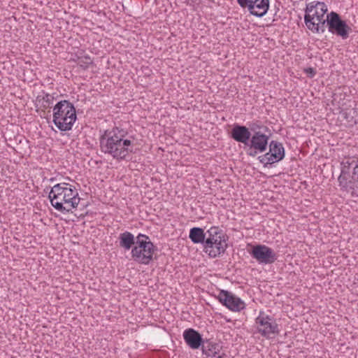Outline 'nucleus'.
Instances as JSON below:
<instances>
[{"label":"nucleus","instance_id":"obj_9","mask_svg":"<svg viewBox=\"0 0 358 358\" xmlns=\"http://www.w3.org/2000/svg\"><path fill=\"white\" fill-rule=\"evenodd\" d=\"M249 253L259 264H271L274 263L278 257L272 248L262 244L253 245Z\"/></svg>","mask_w":358,"mask_h":358},{"label":"nucleus","instance_id":"obj_8","mask_svg":"<svg viewBox=\"0 0 358 358\" xmlns=\"http://www.w3.org/2000/svg\"><path fill=\"white\" fill-rule=\"evenodd\" d=\"M285 155V148L282 144L276 141H271L269 143V151L258 157V159L266 166L267 164H273L282 160Z\"/></svg>","mask_w":358,"mask_h":358},{"label":"nucleus","instance_id":"obj_4","mask_svg":"<svg viewBox=\"0 0 358 358\" xmlns=\"http://www.w3.org/2000/svg\"><path fill=\"white\" fill-rule=\"evenodd\" d=\"M53 122L61 131H70L77 119L74 106L69 101L62 100L53 107Z\"/></svg>","mask_w":358,"mask_h":358},{"label":"nucleus","instance_id":"obj_21","mask_svg":"<svg viewBox=\"0 0 358 358\" xmlns=\"http://www.w3.org/2000/svg\"><path fill=\"white\" fill-rule=\"evenodd\" d=\"M136 238H135L131 232L125 231L120 234V246L125 250H129L131 248L132 245L136 244Z\"/></svg>","mask_w":358,"mask_h":358},{"label":"nucleus","instance_id":"obj_26","mask_svg":"<svg viewBox=\"0 0 358 358\" xmlns=\"http://www.w3.org/2000/svg\"><path fill=\"white\" fill-rule=\"evenodd\" d=\"M258 152H259V150L250 148V151L248 152L247 154L250 157H255Z\"/></svg>","mask_w":358,"mask_h":358},{"label":"nucleus","instance_id":"obj_23","mask_svg":"<svg viewBox=\"0 0 358 358\" xmlns=\"http://www.w3.org/2000/svg\"><path fill=\"white\" fill-rule=\"evenodd\" d=\"M92 63L93 61L89 55H85L78 58V64L83 69H87Z\"/></svg>","mask_w":358,"mask_h":358},{"label":"nucleus","instance_id":"obj_18","mask_svg":"<svg viewBox=\"0 0 358 358\" xmlns=\"http://www.w3.org/2000/svg\"><path fill=\"white\" fill-rule=\"evenodd\" d=\"M207 237H206L205 244L206 246L212 247L213 241H217L219 239L222 240V236H227L218 227H212L206 231Z\"/></svg>","mask_w":358,"mask_h":358},{"label":"nucleus","instance_id":"obj_24","mask_svg":"<svg viewBox=\"0 0 358 358\" xmlns=\"http://www.w3.org/2000/svg\"><path fill=\"white\" fill-rule=\"evenodd\" d=\"M262 127H263V126L258 124L257 122H252L249 124L248 128L250 132L252 131L254 134L255 132H257L258 131L257 130L260 129Z\"/></svg>","mask_w":358,"mask_h":358},{"label":"nucleus","instance_id":"obj_6","mask_svg":"<svg viewBox=\"0 0 358 358\" xmlns=\"http://www.w3.org/2000/svg\"><path fill=\"white\" fill-rule=\"evenodd\" d=\"M326 20L327 21L328 31L330 33L341 37L343 40L349 37L352 29L345 20H342L338 13L331 11L327 14Z\"/></svg>","mask_w":358,"mask_h":358},{"label":"nucleus","instance_id":"obj_15","mask_svg":"<svg viewBox=\"0 0 358 358\" xmlns=\"http://www.w3.org/2000/svg\"><path fill=\"white\" fill-rule=\"evenodd\" d=\"M183 338L187 345L193 350L202 347L205 341L201 334L192 328H189L184 331Z\"/></svg>","mask_w":358,"mask_h":358},{"label":"nucleus","instance_id":"obj_13","mask_svg":"<svg viewBox=\"0 0 358 358\" xmlns=\"http://www.w3.org/2000/svg\"><path fill=\"white\" fill-rule=\"evenodd\" d=\"M228 236H222V240L219 239L217 241H213L212 247L203 245V252L208 254L211 258H216L224 254L228 247L227 241Z\"/></svg>","mask_w":358,"mask_h":358},{"label":"nucleus","instance_id":"obj_5","mask_svg":"<svg viewBox=\"0 0 358 358\" xmlns=\"http://www.w3.org/2000/svg\"><path fill=\"white\" fill-rule=\"evenodd\" d=\"M156 250V247L148 236L139 234L136 236V245L131 249V257L136 262L147 265L153 260V255Z\"/></svg>","mask_w":358,"mask_h":358},{"label":"nucleus","instance_id":"obj_12","mask_svg":"<svg viewBox=\"0 0 358 358\" xmlns=\"http://www.w3.org/2000/svg\"><path fill=\"white\" fill-rule=\"evenodd\" d=\"M327 12V6L324 2L320 1H312L308 4H306V7L305 9V15H304V22L306 26H309L313 22L312 20L314 17H320V19L323 17H325V15Z\"/></svg>","mask_w":358,"mask_h":358},{"label":"nucleus","instance_id":"obj_2","mask_svg":"<svg viewBox=\"0 0 358 358\" xmlns=\"http://www.w3.org/2000/svg\"><path fill=\"white\" fill-rule=\"evenodd\" d=\"M51 205L61 213H69L78 207L80 198L73 185L66 182L55 185L48 195Z\"/></svg>","mask_w":358,"mask_h":358},{"label":"nucleus","instance_id":"obj_11","mask_svg":"<svg viewBox=\"0 0 358 358\" xmlns=\"http://www.w3.org/2000/svg\"><path fill=\"white\" fill-rule=\"evenodd\" d=\"M217 298L223 306L231 311L239 312L245 308L243 301L227 290H220Z\"/></svg>","mask_w":358,"mask_h":358},{"label":"nucleus","instance_id":"obj_27","mask_svg":"<svg viewBox=\"0 0 358 358\" xmlns=\"http://www.w3.org/2000/svg\"><path fill=\"white\" fill-rule=\"evenodd\" d=\"M322 20V17L320 19V17H314L313 20H311V22H314L315 24H317V22H319L320 20Z\"/></svg>","mask_w":358,"mask_h":358},{"label":"nucleus","instance_id":"obj_25","mask_svg":"<svg viewBox=\"0 0 358 358\" xmlns=\"http://www.w3.org/2000/svg\"><path fill=\"white\" fill-rule=\"evenodd\" d=\"M304 72L307 74V76L312 78L316 75V70L312 67H309L304 69Z\"/></svg>","mask_w":358,"mask_h":358},{"label":"nucleus","instance_id":"obj_17","mask_svg":"<svg viewBox=\"0 0 358 358\" xmlns=\"http://www.w3.org/2000/svg\"><path fill=\"white\" fill-rule=\"evenodd\" d=\"M201 350L202 353L207 357L224 358L226 356L225 353H221L222 350V345L210 339L205 340L203 346L201 347Z\"/></svg>","mask_w":358,"mask_h":358},{"label":"nucleus","instance_id":"obj_22","mask_svg":"<svg viewBox=\"0 0 358 358\" xmlns=\"http://www.w3.org/2000/svg\"><path fill=\"white\" fill-rule=\"evenodd\" d=\"M306 27L313 33H324L325 31L326 27H327V21L326 20V17H323L322 20L319 22H317V24L312 22L310 26H306Z\"/></svg>","mask_w":358,"mask_h":358},{"label":"nucleus","instance_id":"obj_19","mask_svg":"<svg viewBox=\"0 0 358 358\" xmlns=\"http://www.w3.org/2000/svg\"><path fill=\"white\" fill-rule=\"evenodd\" d=\"M55 100L53 94H45L43 96L38 95L36 97V106L39 107V109L45 113V110L50 108Z\"/></svg>","mask_w":358,"mask_h":358},{"label":"nucleus","instance_id":"obj_16","mask_svg":"<svg viewBox=\"0 0 358 358\" xmlns=\"http://www.w3.org/2000/svg\"><path fill=\"white\" fill-rule=\"evenodd\" d=\"M269 136L262 133L260 131L255 132L249 141L250 149L259 150V152H264L267 150Z\"/></svg>","mask_w":358,"mask_h":358},{"label":"nucleus","instance_id":"obj_3","mask_svg":"<svg viewBox=\"0 0 358 358\" xmlns=\"http://www.w3.org/2000/svg\"><path fill=\"white\" fill-rule=\"evenodd\" d=\"M341 166L338 178L341 189L358 197V157L346 158Z\"/></svg>","mask_w":358,"mask_h":358},{"label":"nucleus","instance_id":"obj_7","mask_svg":"<svg viewBox=\"0 0 358 358\" xmlns=\"http://www.w3.org/2000/svg\"><path fill=\"white\" fill-rule=\"evenodd\" d=\"M255 322L257 325L258 333L267 339L272 338L275 335H278L280 333L278 324L275 320L263 311H260Z\"/></svg>","mask_w":358,"mask_h":358},{"label":"nucleus","instance_id":"obj_20","mask_svg":"<svg viewBox=\"0 0 358 358\" xmlns=\"http://www.w3.org/2000/svg\"><path fill=\"white\" fill-rule=\"evenodd\" d=\"M207 234L200 227H193L189 230V238L194 243H201L205 245L206 236Z\"/></svg>","mask_w":358,"mask_h":358},{"label":"nucleus","instance_id":"obj_10","mask_svg":"<svg viewBox=\"0 0 358 358\" xmlns=\"http://www.w3.org/2000/svg\"><path fill=\"white\" fill-rule=\"evenodd\" d=\"M243 8H248L249 13L257 17L264 16L269 8V0H236Z\"/></svg>","mask_w":358,"mask_h":358},{"label":"nucleus","instance_id":"obj_14","mask_svg":"<svg viewBox=\"0 0 358 358\" xmlns=\"http://www.w3.org/2000/svg\"><path fill=\"white\" fill-rule=\"evenodd\" d=\"M230 136L236 142L243 143L245 145H248L252 134L249 128L246 126L234 124L231 131Z\"/></svg>","mask_w":358,"mask_h":358},{"label":"nucleus","instance_id":"obj_1","mask_svg":"<svg viewBox=\"0 0 358 358\" xmlns=\"http://www.w3.org/2000/svg\"><path fill=\"white\" fill-rule=\"evenodd\" d=\"M127 135V131L118 127L105 130L99 138L101 151L117 161L124 160L129 152H133L129 149L131 141L124 138Z\"/></svg>","mask_w":358,"mask_h":358}]
</instances>
